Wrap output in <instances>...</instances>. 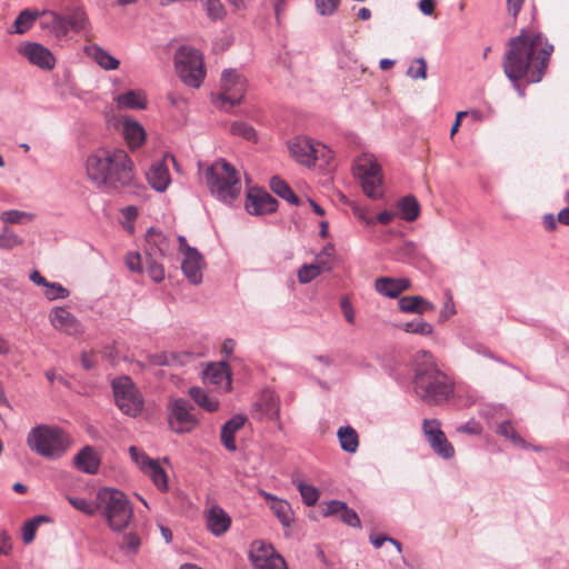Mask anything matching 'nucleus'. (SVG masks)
I'll return each mask as SVG.
<instances>
[{"label": "nucleus", "instance_id": "obj_10", "mask_svg": "<svg viewBox=\"0 0 569 569\" xmlns=\"http://www.w3.org/2000/svg\"><path fill=\"white\" fill-rule=\"evenodd\" d=\"M220 89L217 103L221 108H232L241 102L246 93L247 80L237 70H224L221 76Z\"/></svg>", "mask_w": 569, "mask_h": 569}, {"label": "nucleus", "instance_id": "obj_52", "mask_svg": "<svg viewBox=\"0 0 569 569\" xmlns=\"http://www.w3.org/2000/svg\"><path fill=\"white\" fill-rule=\"evenodd\" d=\"M23 243V240L7 228L0 234V248L4 250L13 249Z\"/></svg>", "mask_w": 569, "mask_h": 569}, {"label": "nucleus", "instance_id": "obj_3", "mask_svg": "<svg viewBox=\"0 0 569 569\" xmlns=\"http://www.w3.org/2000/svg\"><path fill=\"white\" fill-rule=\"evenodd\" d=\"M412 383L415 393L428 406L442 405L453 395L451 379L438 368L428 351L417 353V367Z\"/></svg>", "mask_w": 569, "mask_h": 569}, {"label": "nucleus", "instance_id": "obj_64", "mask_svg": "<svg viewBox=\"0 0 569 569\" xmlns=\"http://www.w3.org/2000/svg\"><path fill=\"white\" fill-rule=\"evenodd\" d=\"M457 430L469 435H479L481 432V428L477 422H468L460 426Z\"/></svg>", "mask_w": 569, "mask_h": 569}, {"label": "nucleus", "instance_id": "obj_27", "mask_svg": "<svg viewBox=\"0 0 569 569\" xmlns=\"http://www.w3.org/2000/svg\"><path fill=\"white\" fill-rule=\"evenodd\" d=\"M118 107L121 109L142 110L147 107V98L141 90H129L119 94L116 99Z\"/></svg>", "mask_w": 569, "mask_h": 569}, {"label": "nucleus", "instance_id": "obj_40", "mask_svg": "<svg viewBox=\"0 0 569 569\" xmlns=\"http://www.w3.org/2000/svg\"><path fill=\"white\" fill-rule=\"evenodd\" d=\"M497 432L500 436L505 437L506 439L510 440L516 446H520V447L525 446V440L518 435V432L516 431L512 423L508 420L502 421L497 427Z\"/></svg>", "mask_w": 569, "mask_h": 569}, {"label": "nucleus", "instance_id": "obj_55", "mask_svg": "<svg viewBox=\"0 0 569 569\" xmlns=\"http://www.w3.org/2000/svg\"><path fill=\"white\" fill-rule=\"evenodd\" d=\"M340 520L350 527H355V528L360 527V519H359L357 512L353 509H350L347 506V503H345V509L340 513Z\"/></svg>", "mask_w": 569, "mask_h": 569}, {"label": "nucleus", "instance_id": "obj_13", "mask_svg": "<svg viewBox=\"0 0 569 569\" xmlns=\"http://www.w3.org/2000/svg\"><path fill=\"white\" fill-rule=\"evenodd\" d=\"M357 170L361 179L363 192L372 199L380 198L382 196L380 166L365 159L357 163Z\"/></svg>", "mask_w": 569, "mask_h": 569}, {"label": "nucleus", "instance_id": "obj_14", "mask_svg": "<svg viewBox=\"0 0 569 569\" xmlns=\"http://www.w3.org/2000/svg\"><path fill=\"white\" fill-rule=\"evenodd\" d=\"M168 161L172 162V164L178 169L174 156L166 154L161 160L153 162L149 171L146 173L150 186L159 192L166 191L171 182Z\"/></svg>", "mask_w": 569, "mask_h": 569}, {"label": "nucleus", "instance_id": "obj_35", "mask_svg": "<svg viewBox=\"0 0 569 569\" xmlns=\"http://www.w3.org/2000/svg\"><path fill=\"white\" fill-rule=\"evenodd\" d=\"M204 373L206 377L214 385H221L223 381L227 382L228 387L231 385L230 372L224 362L209 366Z\"/></svg>", "mask_w": 569, "mask_h": 569}, {"label": "nucleus", "instance_id": "obj_44", "mask_svg": "<svg viewBox=\"0 0 569 569\" xmlns=\"http://www.w3.org/2000/svg\"><path fill=\"white\" fill-rule=\"evenodd\" d=\"M67 499L74 509L87 516H93L97 511V506L86 498L68 496Z\"/></svg>", "mask_w": 569, "mask_h": 569}, {"label": "nucleus", "instance_id": "obj_42", "mask_svg": "<svg viewBox=\"0 0 569 569\" xmlns=\"http://www.w3.org/2000/svg\"><path fill=\"white\" fill-rule=\"evenodd\" d=\"M402 329L408 333H416L421 336H430L433 331L432 326L422 319L409 321L403 325Z\"/></svg>", "mask_w": 569, "mask_h": 569}, {"label": "nucleus", "instance_id": "obj_15", "mask_svg": "<svg viewBox=\"0 0 569 569\" xmlns=\"http://www.w3.org/2000/svg\"><path fill=\"white\" fill-rule=\"evenodd\" d=\"M51 326L69 336L83 332V327L77 317L64 307H54L49 313Z\"/></svg>", "mask_w": 569, "mask_h": 569}, {"label": "nucleus", "instance_id": "obj_20", "mask_svg": "<svg viewBox=\"0 0 569 569\" xmlns=\"http://www.w3.org/2000/svg\"><path fill=\"white\" fill-rule=\"evenodd\" d=\"M375 288L382 296L397 298L410 288V280L407 278L381 277L376 279Z\"/></svg>", "mask_w": 569, "mask_h": 569}, {"label": "nucleus", "instance_id": "obj_39", "mask_svg": "<svg viewBox=\"0 0 569 569\" xmlns=\"http://www.w3.org/2000/svg\"><path fill=\"white\" fill-rule=\"evenodd\" d=\"M257 406L262 411V415L269 419L279 418V403L272 393L264 395Z\"/></svg>", "mask_w": 569, "mask_h": 569}, {"label": "nucleus", "instance_id": "obj_38", "mask_svg": "<svg viewBox=\"0 0 569 569\" xmlns=\"http://www.w3.org/2000/svg\"><path fill=\"white\" fill-rule=\"evenodd\" d=\"M144 473L151 478L152 482L160 491L168 490L167 473L160 467L157 460L152 465H149V468L147 469V471H144Z\"/></svg>", "mask_w": 569, "mask_h": 569}, {"label": "nucleus", "instance_id": "obj_12", "mask_svg": "<svg viewBox=\"0 0 569 569\" xmlns=\"http://www.w3.org/2000/svg\"><path fill=\"white\" fill-rule=\"evenodd\" d=\"M254 569H287L284 559L274 551L271 545L254 541L249 552Z\"/></svg>", "mask_w": 569, "mask_h": 569}, {"label": "nucleus", "instance_id": "obj_29", "mask_svg": "<svg viewBox=\"0 0 569 569\" xmlns=\"http://www.w3.org/2000/svg\"><path fill=\"white\" fill-rule=\"evenodd\" d=\"M189 396L200 408L208 412H216L219 409V400L214 396L207 393L200 387H191L189 389Z\"/></svg>", "mask_w": 569, "mask_h": 569}, {"label": "nucleus", "instance_id": "obj_8", "mask_svg": "<svg viewBox=\"0 0 569 569\" xmlns=\"http://www.w3.org/2000/svg\"><path fill=\"white\" fill-rule=\"evenodd\" d=\"M112 390L116 405L122 413L129 417H137L142 412L143 397L128 376L113 379Z\"/></svg>", "mask_w": 569, "mask_h": 569}, {"label": "nucleus", "instance_id": "obj_4", "mask_svg": "<svg viewBox=\"0 0 569 569\" xmlns=\"http://www.w3.org/2000/svg\"><path fill=\"white\" fill-rule=\"evenodd\" d=\"M69 436L60 428L39 425L27 436L28 447L37 455L47 459H59L70 447Z\"/></svg>", "mask_w": 569, "mask_h": 569}, {"label": "nucleus", "instance_id": "obj_45", "mask_svg": "<svg viewBox=\"0 0 569 569\" xmlns=\"http://www.w3.org/2000/svg\"><path fill=\"white\" fill-rule=\"evenodd\" d=\"M43 295L48 300L53 301L57 299H64L69 297L70 292L59 282H48L47 287L44 288Z\"/></svg>", "mask_w": 569, "mask_h": 569}, {"label": "nucleus", "instance_id": "obj_7", "mask_svg": "<svg viewBox=\"0 0 569 569\" xmlns=\"http://www.w3.org/2000/svg\"><path fill=\"white\" fill-rule=\"evenodd\" d=\"M176 69L179 78L189 87L199 88L204 79L203 59L199 50L181 47L176 53Z\"/></svg>", "mask_w": 569, "mask_h": 569}, {"label": "nucleus", "instance_id": "obj_32", "mask_svg": "<svg viewBox=\"0 0 569 569\" xmlns=\"http://www.w3.org/2000/svg\"><path fill=\"white\" fill-rule=\"evenodd\" d=\"M270 188L276 194L288 201L289 203L296 206L299 204L298 196L292 191L290 186L281 178L277 176L272 177L270 180Z\"/></svg>", "mask_w": 569, "mask_h": 569}, {"label": "nucleus", "instance_id": "obj_60", "mask_svg": "<svg viewBox=\"0 0 569 569\" xmlns=\"http://www.w3.org/2000/svg\"><path fill=\"white\" fill-rule=\"evenodd\" d=\"M345 503L343 501H340V500H331L329 502L326 503V508L323 509V515L325 516H335V515H339L342 512V510L345 509Z\"/></svg>", "mask_w": 569, "mask_h": 569}, {"label": "nucleus", "instance_id": "obj_23", "mask_svg": "<svg viewBox=\"0 0 569 569\" xmlns=\"http://www.w3.org/2000/svg\"><path fill=\"white\" fill-rule=\"evenodd\" d=\"M181 268L191 283L198 284L201 282L202 257L196 249H188V253L184 256Z\"/></svg>", "mask_w": 569, "mask_h": 569}, {"label": "nucleus", "instance_id": "obj_30", "mask_svg": "<svg viewBox=\"0 0 569 569\" xmlns=\"http://www.w3.org/2000/svg\"><path fill=\"white\" fill-rule=\"evenodd\" d=\"M86 50L88 56H90L101 68L106 70H114L119 67V61L102 48L93 44L88 47Z\"/></svg>", "mask_w": 569, "mask_h": 569}, {"label": "nucleus", "instance_id": "obj_11", "mask_svg": "<svg viewBox=\"0 0 569 569\" xmlns=\"http://www.w3.org/2000/svg\"><path fill=\"white\" fill-rule=\"evenodd\" d=\"M422 432L436 455L443 459H451L455 456V448L441 430V423L438 419H425L422 421Z\"/></svg>", "mask_w": 569, "mask_h": 569}, {"label": "nucleus", "instance_id": "obj_57", "mask_svg": "<svg viewBox=\"0 0 569 569\" xmlns=\"http://www.w3.org/2000/svg\"><path fill=\"white\" fill-rule=\"evenodd\" d=\"M148 273L154 282H160L164 279V269L153 260V257L148 262Z\"/></svg>", "mask_w": 569, "mask_h": 569}, {"label": "nucleus", "instance_id": "obj_43", "mask_svg": "<svg viewBox=\"0 0 569 569\" xmlns=\"http://www.w3.org/2000/svg\"><path fill=\"white\" fill-rule=\"evenodd\" d=\"M322 271V267L319 263L303 264L298 270V280L300 283H309L317 278Z\"/></svg>", "mask_w": 569, "mask_h": 569}, {"label": "nucleus", "instance_id": "obj_2", "mask_svg": "<svg viewBox=\"0 0 569 569\" xmlns=\"http://www.w3.org/2000/svg\"><path fill=\"white\" fill-rule=\"evenodd\" d=\"M88 179L102 190H120L134 182V163L123 149L98 148L86 160Z\"/></svg>", "mask_w": 569, "mask_h": 569}, {"label": "nucleus", "instance_id": "obj_6", "mask_svg": "<svg viewBox=\"0 0 569 569\" xmlns=\"http://www.w3.org/2000/svg\"><path fill=\"white\" fill-rule=\"evenodd\" d=\"M97 498L103 507V513L112 530L121 531L128 527L133 516V508L122 491L102 488L98 491Z\"/></svg>", "mask_w": 569, "mask_h": 569}, {"label": "nucleus", "instance_id": "obj_54", "mask_svg": "<svg viewBox=\"0 0 569 569\" xmlns=\"http://www.w3.org/2000/svg\"><path fill=\"white\" fill-rule=\"evenodd\" d=\"M68 28L71 27L73 30H83L87 26V16L86 13L77 9L74 10L69 18L67 19Z\"/></svg>", "mask_w": 569, "mask_h": 569}, {"label": "nucleus", "instance_id": "obj_37", "mask_svg": "<svg viewBox=\"0 0 569 569\" xmlns=\"http://www.w3.org/2000/svg\"><path fill=\"white\" fill-rule=\"evenodd\" d=\"M292 483L299 490L302 500L307 506H315L317 503L320 493L315 486L308 485L299 478H293Z\"/></svg>", "mask_w": 569, "mask_h": 569}, {"label": "nucleus", "instance_id": "obj_36", "mask_svg": "<svg viewBox=\"0 0 569 569\" xmlns=\"http://www.w3.org/2000/svg\"><path fill=\"white\" fill-rule=\"evenodd\" d=\"M37 18V11H31L29 9L21 11L13 22L11 32L17 34H23L32 27Z\"/></svg>", "mask_w": 569, "mask_h": 569}, {"label": "nucleus", "instance_id": "obj_47", "mask_svg": "<svg viewBox=\"0 0 569 569\" xmlns=\"http://www.w3.org/2000/svg\"><path fill=\"white\" fill-rule=\"evenodd\" d=\"M230 131L234 136L244 138L246 140L256 139V130L243 121H236L231 124Z\"/></svg>", "mask_w": 569, "mask_h": 569}, {"label": "nucleus", "instance_id": "obj_19", "mask_svg": "<svg viewBox=\"0 0 569 569\" xmlns=\"http://www.w3.org/2000/svg\"><path fill=\"white\" fill-rule=\"evenodd\" d=\"M207 528L213 536H221L231 526L230 516L219 506H212L206 515Z\"/></svg>", "mask_w": 569, "mask_h": 569}, {"label": "nucleus", "instance_id": "obj_61", "mask_svg": "<svg viewBox=\"0 0 569 569\" xmlns=\"http://www.w3.org/2000/svg\"><path fill=\"white\" fill-rule=\"evenodd\" d=\"M340 307H341V310H342V313H343L346 320L349 323H355L356 312H355L349 299L342 298L340 301Z\"/></svg>", "mask_w": 569, "mask_h": 569}, {"label": "nucleus", "instance_id": "obj_33", "mask_svg": "<svg viewBox=\"0 0 569 569\" xmlns=\"http://www.w3.org/2000/svg\"><path fill=\"white\" fill-rule=\"evenodd\" d=\"M402 219L411 222L420 214V206L413 196H406L398 202Z\"/></svg>", "mask_w": 569, "mask_h": 569}, {"label": "nucleus", "instance_id": "obj_50", "mask_svg": "<svg viewBox=\"0 0 569 569\" xmlns=\"http://www.w3.org/2000/svg\"><path fill=\"white\" fill-rule=\"evenodd\" d=\"M31 219V213L19 210H8L1 213V220L4 223H22L24 221H30Z\"/></svg>", "mask_w": 569, "mask_h": 569}, {"label": "nucleus", "instance_id": "obj_56", "mask_svg": "<svg viewBox=\"0 0 569 569\" xmlns=\"http://www.w3.org/2000/svg\"><path fill=\"white\" fill-rule=\"evenodd\" d=\"M340 0H316V6L320 14H332L338 6Z\"/></svg>", "mask_w": 569, "mask_h": 569}, {"label": "nucleus", "instance_id": "obj_22", "mask_svg": "<svg viewBox=\"0 0 569 569\" xmlns=\"http://www.w3.org/2000/svg\"><path fill=\"white\" fill-rule=\"evenodd\" d=\"M246 420L244 416L236 415L222 426L220 440L228 451L237 450L236 433L244 426Z\"/></svg>", "mask_w": 569, "mask_h": 569}, {"label": "nucleus", "instance_id": "obj_48", "mask_svg": "<svg viewBox=\"0 0 569 569\" xmlns=\"http://www.w3.org/2000/svg\"><path fill=\"white\" fill-rule=\"evenodd\" d=\"M316 151L317 152H315V163L319 162L320 167L330 166L335 158L333 151L327 146L319 142H317Z\"/></svg>", "mask_w": 569, "mask_h": 569}, {"label": "nucleus", "instance_id": "obj_16", "mask_svg": "<svg viewBox=\"0 0 569 569\" xmlns=\"http://www.w3.org/2000/svg\"><path fill=\"white\" fill-rule=\"evenodd\" d=\"M19 53L27 58L30 63L41 69L51 70L56 64L52 52L37 42H26L21 44Z\"/></svg>", "mask_w": 569, "mask_h": 569}, {"label": "nucleus", "instance_id": "obj_49", "mask_svg": "<svg viewBox=\"0 0 569 569\" xmlns=\"http://www.w3.org/2000/svg\"><path fill=\"white\" fill-rule=\"evenodd\" d=\"M129 453L131 459L139 466V468L144 472L149 468V465H152L156 460L149 458L146 452L132 446L129 448Z\"/></svg>", "mask_w": 569, "mask_h": 569}, {"label": "nucleus", "instance_id": "obj_34", "mask_svg": "<svg viewBox=\"0 0 569 569\" xmlns=\"http://www.w3.org/2000/svg\"><path fill=\"white\" fill-rule=\"evenodd\" d=\"M270 509L279 519L282 526H291V523L293 522V511L288 501L283 499H274V502L270 505Z\"/></svg>", "mask_w": 569, "mask_h": 569}, {"label": "nucleus", "instance_id": "obj_53", "mask_svg": "<svg viewBox=\"0 0 569 569\" xmlns=\"http://www.w3.org/2000/svg\"><path fill=\"white\" fill-rule=\"evenodd\" d=\"M207 14L212 20L221 19L226 11L220 0H203Z\"/></svg>", "mask_w": 569, "mask_h": 569}, {"label": "nucleus", "instance_id": "obj_31", "mask_svg": "<svg viewBox=\"0 0 569 569\" xmlns=\"http://www.w3.org/2000/svg\"><path fill=\"white\" fill-rule=\"evenodd\" d=\"M337 435L342 450L350 453L357 451L359 446V438L357 431L352 427H340Z\"/></svg>", "mask_w": 569, "mask_h": 569}, {"label": "nucleus", "instance_id": "obj_25", "mask_svg": "<svg viewBox=\"0 0 569 569\" xmlns=\"http://www.w3.org/2000/svg\"><path fill=\"white\" fill-rule=\"evenodd\" d=\"M123 136L131 150L140 148L146 140L143 127L131 119L123 121Z\"/></svg>", "mask_w": 569, "mask_h": 569}, {"label": "nucleus", "instance_id": "obj_41", "mask_svg": "<svg viewBox=\"0 0 569 569\" xmlns=\"http://www.w3.org/2000/svg\"><path fill=\"white\" fill-rule=\"evenodd\" d=\"M48 521L46 516H37L27 521L22 527V540L24 543H31L34 539L36 531L41 522Z\"/></svg>", "mask_w": 569, "mask_h": 569}, {"label": "nucleus", "instance_id": "obj_24", "mask_svg": "<svg viewBox=\"0 0 569 569\" xmlns=\"http://www.w3.org/2000/svg\"><path fill=\"white\" fill-rule=\"evenodd\" d=\"M146 241V252L150 258L156 257L157 254L163 257L170 249L168 238L161 231L154 228H150L147 231Z\"/></svg>", "mask_w": 569, "mask_h": 569}, {"label": "nucleus", "instance_id": "obj_58", "mask_svg": "<svg viewBox=\"0 0 569 569\" xmlns=\"http://www.w3.org/2000/svg\"><path fill=\"white\" fill-rule=\"evenodd\" d=\"M174 356L166 352L149 356V363L153 366H169L173 361Z\"/></svg>", "mask_w": 569, "mask_h": 569}, {"label": "nucleus", "instance_id": "obj_1", "mask_svg": "<svg viewBox=\"0 0 569 569\" xmlns=\"http://www.w3.org/2000/svg\"><path fill=\"white\" fill-rule=\"evenodd\" d=\"M553 46L542 33L522 29L520 34L508 41V50L503 59V71L516 88L519 81L536 83L541 81Z\"/></svg>", "mask_w": 569, "mask_h": 569}, {"label": "nucleus", "instance_id": "obj_63", "mask_svg": "<svg viewBox=\"0 0 569 569\" xmlns=\"http://www.w3.org/2000/svg\"><path fill=\"white\" fill-rule=\"evenodd\" d=\"M11 548H12V545H11L10 537L4 531L0 532V553L9 555L11 551Z\"/></svg>", "mask_w": 569, "mask_h": 569}, {"label": "nucleus", "instance_id": "obj_59", "mask_svg": "<svg viewBox=\"0 0 569 569\" xmlns=\"http://www.w3.org/2000/svg\"><path fill=\"white\" fill-rule=\"evenodd\" d=\"M126 264L133 272H141V256L138 252H128L126 256Z\"/></svg>", "mask_w": 569, "mask_h": 569}, {"label": "nucleus", "instance_id": "obj_46", "mask_svg": "<svg viewBox=\"0 0 569 569\" xmlns=\"http://www.w3.org/2000/svg\"><path fill=\"white\" fill-rule=\"evenodd\" d=\"M141 546V539L137 533L129 532L123 536L120 545L121 550L127 553L137 555Z\"/></svg>", "mask_w": 569, "mask_h": 569}, {"label": "nucleus", "instance_id": "obj_62", "mask_svg": "<svg viewBox=\"0 0 569 569\" xmlns=\"http://www.w3.org/2000/svg\"><path fill=\"white\" fill-rule=\"evenodd\" d=\"M370 541L377 549H379L386 541H389L396 546L399 552L401 551L400 542L387 536H370Z\"/></svg>", "mask_w": 569, "mask_h": 569}, {"label": "nucleus", "instance_id": "obj_51", "mask_svg": "<svg viewBox=\"0 0 569 569\" xmlns=\"http://www.w3.org/2000/svg\"><path fill=\"white\" fill-rule=\"evenodd\" d=\"M407 74L412 79L427 78V63L423 58H418L412 61L408 68Z\"/></svg>", "mask_w": 569, "mask_h": 569}, {"label": "nucleus", "instance_id": "obj_18", "mask_svg": "<svg viewBox=\"0 0 569 569\" xmlns=\"http://www.w3.org/2000/svg\"><path fill=\"white\" fill-rule=\"evenodd\" d=\"M317 142L307 137H297L289 141L288 148L295 160L305 166L315 164Z\"/></svg>", "mask_w": 569, "mask_h": 569}, {"label": "nucleus", "instance_id": "obj_21", "mask_svg": "<svg viewBox=\"0 0 569 569\" xmlns=\"http://www.w3.org/2000/svg\"><path fill=\"white\" fill-rule=\"evenodd\" d=\"M74 467L88 475H96L99 470L100 458L91 446L82 448L73 458Z\"/></svg>", "mask_w": 569, "mask_h": 569}, {"label": "nucleus", "instance_id": "obj_5", "mask_svg": "<svg viewBox=\"0 0 569 569\" xmlns=\"http://www.w3.org/2000/svg\"><path fill=\"white\" fill-rule=\"evenodd\" d=\"M206 181L211 193L227 203L232 202L241 191L237 170L223 159L216 161L208 168Z\"/></svg>", "mask_w": 569, "mask_h": 569}, {"label": "nucleus", "instance_id": "obj_28", "mask_svg": "<svg viewBox=\"0 0 569 569\" xmlns=\"http://www.w3.org/2000/svg\"><path fill=\"white\" fill-rule=\"evenodd\" d=\"M399 309L402 312H417L423 313L425 311H431L435 306L428 300L419 296H406L399 300Z\"/></svg>", "mask_w": 569, "mask_h": 569}, {"label": "nucleus", "instance_id": "obj_17", "mask_svg": "<svg viewBox=\"0 0 569 569\" xmlns=\"http://www.w3.org/2000/svg\"><path fill=\"white\" fill-rule=\"evenodd\" d=\"M278 201L268 192L250 190L247 194L246 210L250 214H267L274 212Z\"/></svg>", "mask_w": 569, "mask_h": 569}, {"label": "nucleus", "instance_id": "obj_26", "mask_svg": "<svg viewBox=\"0 0 569 569\" xmlns=\"http://www.w3.org/2000/svg\"><path fill=\"white\" fill-rule=\"evenodd\" d=\"M40 23L42 28L49 29L57 37H63L68 32L67 19L54 11H43Z\"/></svg>", "mask_w": 569, "mask_h": 569}, {"label": "nucleus", "instance_id": "obj_9", "mask_svg": "<svg viewBox=\"0 0 569 569\" xmlns=\"http://www.w3.org/2000/svg\"><path fill=\"white\" fill-rule=\"evenodd\" d=\"M192 410L193 407L188 400L182 398L171 399L167 406L170 430L178 435L193 431L199 425V419Z\"/></svg>", "mask_w": 569, "mask_h": 569}]
</instances>
